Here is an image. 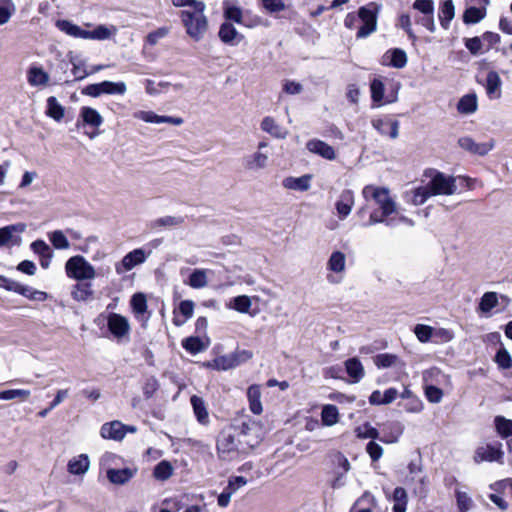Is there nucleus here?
<instances>
[{
	"label": "nucleus",
	"mask_w": 512,
	"mask_h": 512,
	"mask_svg": "<svg viewBox=\"0 0 512 512\" xmlns=\"http://www.w3.org/2000/svg\"><path fill=\"white\" fill-rule=\"evenodd\" d=\"M204 10V3H196L194 10H183L180 13L187 34L196 41L202 39L207 30L208 23Z\"/></svg>",
	"instance_id": "20e7f679"
},
{
	"label": "nucleus",
	"mask_w": 512,
	"mask_h": 512,
	"mask_svg": "<svg viewBox=\"0 0 512 512\" xmlns=\"http://www.w3.org/2000/svg\"><path fill=\"white\" fill-rule=\"evenodd\" d=\"M260 427L255 422H243L237 435H229L226 439V453L236 456L245 455L261 442Z\"/></svg>",
	"instance_id": "7ed1b4c3"
},
{
	"label": "nucleus",
	"mask_w": 512,
	"mask_h": 512,
	"mask_svg": "<svg viewBox=\"0 0 512 512\" xmlns=\"http://www.w3.org/2000/svg\"><path fill=\"white\" fill-rule=\"evenodd\" d=\"M148 254L142 249H134L127 253L120 262L115 264V271L118 275L132 270L135 266L146 261Z\"/></svg>",
	"instance_id": "9d476101"
},
{
	"label": "nucleus",
	"mask_w": 512,
	"mask_h": 512,
	"mask_svg": "<svg viewBox=\"0 0 512 512\" xmlns=\"http://www.w3.org/2000/svg\"><path fill=\"white\" fill-rule=\"evenodd\" d=\"M191 404H192L194 413L197 417V420L202 424L207 423L208 413H207V410L205 408L204 401L202 400V398H200L196 395H193L191 397Z\"/></svg>",
	"instance_id": "de8ad7c7"
},
{
	"label": "nucleus",
	"mask_w": 512,
	"mask_h": 512,
	"mask_svg": "<svg viewBox=\"0 0 512 512\" xmlns=\"http://www.w3.org/2000/svg\"><path fill=\"white\" fill-rule=\"evenodd\" d=\"M478 109V97L475 93L462 96L457 103V111L462 115L474 114Z\"/></svg>",
	"instance_id": "a878e982"
},
{
	"label": "nucleus",
	"mask_w": 512,
	"mask_h": 512,
	"mask_svg": "<svg viewBox=\"0 0 512 512\" xmlns=\"http://www.w3.org/2000/svg\"><path fill=\"white\" fill-rule=\"evenodd\" d=\"M374 364L378 368H390L394 366L404 367V363L394 354L382 353L374 357Z\"/></svg>",
	"instance_id": "4c0bfd02"
},
{
	"label": "nucleus",
	"mask_w": 512,
	"mask_h": 512,
	"mask_svg": "<svg viewBox=\"0 0 512 512\" xmlns=\"http://www.w3.org/2000/svg\"><path fill=\"white\" fill-rule=\"evenodd\" d=\"M261 129L278 139H284L288 135V130L277 124V122L269 116L262 120Z\"/></svg>",
	"instance_id": "bb28decb"
},
{
	"label": "nucleus",
	"mask_w": 512,
	"mask_h": 512,
	"mask_svg": "<svg viewBox=\"0 0 512 512\" xmlns=\"http://www.w3.org/2000/svg\"><path fill=\"white\" fill-rule=\"evenodd\" d=\"M504 451L502 450V444L496 445L486 444L479 446L474 453L473 460L479 464L482 462H497L503 464Z\"/></svg>",
	"instance_id": "1a4fd4ad"
},
{
	"label": "nucleus",
	"mask_w": 512,
	"mask_h": 512,
	"mask_svg": "<svg viewBox=\"0 0 512 512\" xmlns=\"http://www.w3.org/2000/svg\"><path fill=\"white\" fill-rule=\"evenodd\" d=\"M372 126L381 134L388 135L391 139H396L399 134V122L388 119H374Z\"/></svg>",
	"instance_id": "6ab92c4d"
},
{
	"label": "nucleus",
	"mask_w": 512,
	"mask_h": 512,
	"mask_svg": "<svg viewBox=\"0 0 512 512\" xmlns=\"http://www.w3.org/2000/svg\"><path fill=\"white\" fill-rule=\"evenodd\" d=\"M311 175H303L301 177H286L282 181V186L289 190L307 191L311 187Z\"/></svg>",
	"instance_id": "b1692460"
},
{
	"label": "nucleus",
	"mask_w": 512,
	"mask_h": 512,
	"mask_svg": "<svg viewBox=\"0 0 512 512\" xmlns=\"http://www.w3.org/2000/svg\"><path fill=\"white\" fill-rule=\"evenodd\" d=\"M362 196L367 204L373 203L378 207V210L371 212L368 222L363 224L364 227L379 223L391 228L400 224L414 226L412 219L399 212L395 197L391 194L389 188L369 184L362 189Z\"/></svg>",
	"instance_id": "f257e3e1"
},
{
	"label": "nucleus",
	"mask_w": 512,
	"mask_h": 512,
	"mask_svg": "<svg viewBox=\"0 0 512 512\" xmlns=\"http://www.w3.org/2000/svg\"><path fill=\"white\" fill-rule=\"evenodd\" d=\"M118 32V29L114 25H98L93 30H90L91 40H107L114 37Z\"/></svg>",
	"instance_id": "e433bc0d"
},
{
	"label": "nucleus",
	"mask_w": 512,
	"mask_h": 512,
	"mask_svg": "<svg viewBox=\"0 0 512 512\" xmlns=\"http://www.w3.org/2000/svg\"><path fill=\"white\" fill-rule=\"evenodd\" d=\"M184 223V218L181 216H164L155 219L150 223L153 230H160L162 228L177 227Z\"/></svg>",
	"instance_id": "a19ab883"
},
{
	"label": "nucleus",
	"mask_w": 512,
	"mask_h": 512,
	"mask_svg": "<svg viewBox=\"0 0 512 512\" xmlns=\"http://www.w3.org/2000/svg\"><path fill=\"white\" fill-rule=\"evenodd\" d=\"M422 379L424 386H427L429 384H441L449 380L448 376L443 374L441 370L436 367H432L425 370L422 373Z\"/></svg>",
	"instance_id": "ea45409f"
},
{
	"label": "nucleus",
	"mask_w": 512,
	"mask_h": 512,
	"mask_svg": "<svg viewBox=\"0 0 512 512\" xmlns=\"http://www.w3.org/2000/svg\"><path fill=\"white\" fill-rule=\"evenodd\" d=\"M68 471L71 474L74 475H83L85 474L89 467H90V461L89 457L86 454H80L77 457L72 458L68 462Z\"/></svg>",
	"instance_id": "2f4dec72"
},
{
	"label": "nucleus",
	"mask_w": 512,
	"mask_h": 512,
	"mask_svg": "<svg viewBox=\"0 0 512 512\" xmlns=\"http://www.w3.org/2000/svg\"><path fill=\"white\" fill-rule=\"evenodd\" d=\"M194 311V302L191 300H184L179 304V312L184 316L183 320L175 317L173 322L176 326L183 325L187 319L191 318Z\"/></svg>",
	"instance_id": "3c124183"
},
{
	"label": "nucleus",
	"mask_w": 512,
	"mask_h": 512,
	"mask_svg": "<svg viewBox=\"0 0 512 512\" xmlns=\"http://www.w3.org/2000/svg\"><path fill=\"white\" fill-rule=\"evenodd\" d=\"M107 327L111 334L119 340L128 336L131 329L128 319L117 313L109 314L107 318Z\"/></svg>",
	"instance_id": "9b49d317"
},
{
	"label": "nucleus",
	"mask_w": 512,
	"mask_h": 512,
	"mask_svg": "<svg viewBox=\"0 0 512 512\" xmlns=\"http://www.w3.org/2000/svg\"><path fill=\"white\" fill-rule=\"evenodd\" d=\"M64 112V107L58 102L56 97L51 96L47 99V116L59 122L63 119Z\"/></svg>",
	"instance_id": "c03bdc74"
},
{
	"label": "nucleus",
	"mask_w": 512,
	"mask_h": 512,
	"mask_svg": "<svg viewBox=\"0 0 512 512\" xmlns=\"http://www.w3.org/2000/svg\"><path fill=\"white\" fill-rule=\"evenodd\" d=\"M358 16L363 22V25L357 32L358 38H365L376 30L377 27V11L373 4L361 7L358 11Z\"/></svg>",
	"instance_id": "6e6552de"
},
{
	"label": "nucleus",
	"mask_w": 512,
	"mask_h": 512,
	"mask_svg": "<svg viewBox=\"0 0 512 512\" xmlns=\"http://www.w3.org/2000/svg\"><path fill=\"white\" fill-rule=\"evenodd\" d=\"M65 272L68 278L76 281L93 280L97 276L94 266L81 255L72 256L66 261Z\"/></svg>",
	"instance_id": "39448f33"
},
{
	"label": "nucleus",
	"mask_w": 512,
	"mask_h": 512,
	"mask_svg": "<svg viewBox=\"0 0 512 512\" xmlns=\"http://www.w3.org/2000/svg\"><path fill=\"white\" fill-rule=\"evenodd\" d=\"M306 148L309 152L317 154L324 159L334 160L336 158V153L333 147L324 141L312 139L307 142Z\"/></svg>",
	"instance_id": "a211bd4d"
},
{
	"label": "nucleus",
	"mask_w": 512,
	"mask_h": 512,
	"mask_svg": "<svg viewBox=\"0 0 512 512\" xmlns=\"http://www.w3.org/2000/svg\"><path fill=\"white\" fill-rule=\"evenodd\" d=\"M188 283L192 288L196 289L205 287L207 285L206 272L201 269L194 270L189 277Z\"/></svg>",
	"instance_id": "052dcab7"
},
{
	"label": "nucleus",
	"mask_w": 512,
	"mask_h": 512,
	"mask_svg": "<svg viewBox=\"0 0 512 512\" xmlns=\"http://www.w3.org/2000/svg\"><path fill=\"white\" fill-rule=\"evenodd\" d=\"M183 348L195 355L204 350L203 342L199 337H188L182 341Z\"/></svg>",
	"instance_id": "6e6d98bb"
},
{
	"label": "nucleus",
	"mask_w": 512,
	"mask_h": 512,
	"mask_svg": "<svg viewBox=\"0 0 512 512\" xmlns=\"http://www.w3.org/2000/svg\"><path fill=\"white\" fill-rule=\"evenodd\" d=\"M252 357L253 352L251 350L237 348L235 351L226 356V370L236 368L248 362L250 359H252Z\"/></svg>",
	"instance_id": "4be33fe9"
},
{
	"label": "nucleus",
	"mask_w": 512,
	"mask_h": 512,
	"mask_svg": "<svg viewBox=\"0 0 512 512\" xmlns=\"http://www.w3.org/2000/svg\"><path fill=\"white\" fill-rule=\"evenodd\" d=\"M414 333L420 342L427 343L433 338V327L425 324H417L414 327Z\"/></svg>",
	"instance_id": "680f3d73"
},
{
	"label": "nucleus",
	"mask_w": 512,
	"mask_h": 512,
	"mask_svg": "<svg viewBox=\"0 0 512 512\" xmlns=\"http://www.w3.org/2000/svg\"><path fill=\"white\" fill-rule=\"evenodd\" d=\"M247 398L251 412L255 415H260L263 412L260 386L256 384L251 385L247 389Z\"/></svg>",
	"instance_id": "cd10ccee"
},
{
	"label": "nucleus",
	"mask_w": 512,
	"mask_h": 512,
	"mask_svg": "<svg viewBox=\"0 0 512 512\" xmlns=\"http://www.w3.org/2000/svg\"><path fill=\"white\" fill-rule=\"evenodd\" d=\"M321 421L324 426L331 427L339 421V411L335 405L326 404L322 407Z\"/></svg>",
	"instance_id": "79ce46f5"
},
{
	"label": "nucleus",
	"mask_w": 512,
	"mask_h": 512,
	"mask_svg": "<svg viewBox=\"0 0 512 512\" xmlns=\"http://www.w3.org/2000/svg\"><path fill=\"white\" fill-rule=\"evenodd\" d=\"M354 193L352 190L346 189L341 192L335 203L337 216L340 220H344L351 213L354 206Z\"/></svg>",
	"instance_id": "f3484780"
},
{
	"label": "nucleus",
	"mask_w": 512,
	"mask_h": 512,
	"mask_svg": "<svg viewBox=\"0 0 512 512\" xmlns=\"http://www.w3.org/2000/svg\"><path fill=\"white\" fill-rule=\"evenodd\" d=\"M499 304L498 294L496 292H485L480 298L478 305L479 312L490 315L491 311Z\"/></svg>",
	"instance_id": "473e14b6"
},
{
	"label": "nucleus",
	"mask_w": 512,
	"mask_h": 512,
	"mask_svg": "<svg viewBox=\"0 0 512 512\" xmlns=\"http://www.w3.org/2000/svg\"><path fill=\"white\" fill-rule=\"evenodd\" d=\"M357 437L362 439H380L379 431L374 428L370 423H364L358 426L355 430Z\"/></svg>",
	"instance_id": "13d9d810"
},
{
	"label": "nucleus",
	"mask_w": 512,
	"mask_h": 512,
	"mask_svg": "<svg viewBox=\"0 0 512 512\" xmlns=\"http://www.w3.org/2000/svg\"><path fill=\"white\" fill-rule=\"evenodd\" d=\"M131 306L136 314H143L147 310L146 297L142 293L133 295L131 299Z\"/></svg>",
	"instance_id": "69168bd1"
},
{
	"label": "nucleus",
	"mask_w": 512,
	"mask_h": 512,
	"mask_svg": "<svg viewBox=\"0 0 512 512\" xmlns=\"http://www.w3.org/2000/svg\"><path fill=\"white\" fill-rule=\"evenodd\" d=\"M25 230L24 224L8 225L0 228V246L8 244L16 232H23Z\"/></svg>",
	"instance_id": "49530a36"
},
{
	"label": "nucleus",
	"mask_w": 512,
	"mask_h": 512,
	"mask_svg": "<svg viewBox=\"0 0 512 512\" xmlns=\"http://www.w3.org/2000/svg\"><path fill=\"white\" fill-rule=\"evenodd\" d=\"M484 88L490 100H498L502 97V79L498 72L490 70L485 78Z\"/></svg>",
	"instance_id": "4468645a"
},
{
	"label": "nucleus",
	"mask_w": 512,
	"mask_h": 512,
	"mask_svg": "<svg viewBox=\"0 0 512 512\" xmlns=\"http://www.w3.org/2000/svg\"><path fill=\"white\" fill-rule=\"evenodd\" d=\"M455 16V6L453 0H443L440 3L438 18L441 26L447 30Z\"/></svg>",
	"instance_id": "393cba45"
},
{
	"label": "nucleus",
	"mask_w": 512,
	"mask_h": 512,
	"mask_svg": "<svg viewBox=\"0 0 512 512\" xmlns=\"http://www.w3.org/2000/svg\"><path fill=\"white\" fill-rule=\"evenodd\" d=\"M124 424L120 421H111L101 426L100 434L104 439L121 441L124 439Z\"/></svg>",
	"instance_id": "412c9836"
},
{
	"label": "nucleus",
	"mask_w": 512,
	"mask_h": 512,
	"mask_svg": "<svg viewBox=\"0 0 512 512\" xmlns=\"http://www.w3.org/2000/svg\"><path fill=\"white\" fill-rule=\"evenodd\" d=\"M425 176L429 181L406 193V200L414 206L423 205L432 196H451L458 192V177L447 175L437 170H427Z\"/></svg>",
	"instance_id": "f03ea898"
},
{
	"label": "nucleus",
	"mask_w": 512,
	"mask_h": 512,
	"mask_svg": "<svg viewBox=\"0 0 512 512\" xmlns=\"http://www.w3.org/2000/svg\"><path fill=\"white\" fill-rule=\"evenodd\" d=\"M49 240L56 249L65 250L70 247V243L61 230H55L48 234Z\"/></svg>",
	"instance_id": "8fccbe9b"
},
{
	"label": "nucleus",
	"mask_w": 512,
	"mask_h": 512,
	"mask_svg": "<svg viewBox=\"0 0 512 512\" xmlns=\"http://www.w3.org/2000/svg\"><path fill=\"white\" fill-rule=\"evenodd\" d=\"M135 474V470L130 468L123 469H108L106 476L107 479L116 485H123L127 483Z\"/></svg>",
	"instance_id": "c85d7f7f"
},
{
	"label": "nucleus",
	"mask_w": 512,
	"mask_h": 512,
	"mask_svg": "<svg viewBox=\"0 0 512 512\" xmlns=\"http://www.w3.org/2000/svg\"><path fill=\"white\" fill-rule=\"evenodd\" d=\"M496 431L501 438L512 436V420L497 416L494 420Z\"/></svg>",
	"instance_id": "09e8293b"
},
{
	"label": "nucleus",
	"mask_w": 512,
	"mask_h": 512,
	"mask_svg": "<svg viewBox=\"0 0 512 512\" xmlns=\"http://www.w3.org/2000/svg\"><path fill=\"white\" fill-rule=\"evenodd\" d=\"M79 117L81 121H77V128H80L82 125H88L94 128L95 130L93 132L85 133L90 139H94L99 135V127L103 124V117L96 109L84 106L80 110Z\"/></svg>",
	"instance_id": "0eeeda50"
},
{
	"label": "nucleus",
	"mask_w": 512,
	"mask_h": 512,
	"mask_svg": "<svg viewBox=\"0 0 512 512\" xmlns=\"http://www.w3.org/2000/svg\"><path fill=\"white\" fill-rule=\"evenodd\" d=\"M376 505L375 497L365 492L353 505L351 512H372V507Z\"/></svg>",
	"instance_id": "37998d69"
},
{
	"label": "nucleus",
	"mask_w": 512,
	"mask_h": 512,
	"mask_svg": "<svg viewBox=\"0 0 512 512\" xmlns=\"http://www.w3.org/2000/svg\"><path fill=\"white\" fill-rule=\"evenodd\" d=\"M371 98L373 101V107H380L385 103H390L391 101H384V83L381 79L375 78L372 80L370 84Z\"/></svg>",
	"instance_id": "f704fd0d"
},
{
	"label": "nucleus",
	"mask_w": 512,
	"mask_h": 512,
	"mask_svg": "<svg viewBox=\"0 0 512 512\" xmlns=\"http://www.w3.org/2000/svg\"><path fill=\"white\" fill-rule=\"evenodd\" d=\"M458 145L471 154L485 156L494 148L495 141L477 143L471 137L465 136L458 140Z\"/></svg>",
	"instance_id": "f8f14e48"
},
{
	"label": "nucleus",
	"mask_w": 512,
	"mask_h": 512,
	"mask_svg": "<svg viewBox=\"0 0 512 512\" xmlns=\"http://www.w3.org/2000/svg\"><path fill=\"white\" fill-rule=\"evenodd\" d=\"M247 479L243 476H232L229 479L226 491V505L230 501V497L233 493H235L239 488L245 486L247 484Z\"/></svg>",
	"instance_id": "5fc2aeb1"
},
{
	"label": "nucleus",
	"mask_w": 512,
	"mask_h": 512,
	"mask_svg": "<svg viewBox=\"0 0 512 512\" xmlns=\"http://www.w3.org/2000/svg\"><path fill=\"white\" fill-rule=\"evenodd\" d=\"M19 294L30 300L39 302H43L48 298V294L46 292L33 289L32 287L26 285L22 286Z\"/></svg>",
	"instance_id": "bf43d9fd"
},
{
	"label": "nucleus",
	"mask_w": 512,
	"mask_h": 512,
	"mask_svg": "<svg viewBox=\"0 0 512 512\" xmlns=\"http://www.w3.org/2000/svg\"><path fill=\"white\" fill-rule=\"evenodd\" d=\"M385 62L395 68H403L407 63V55L401 49L388 51L384 56Z\"/></svg>",
	"instance_id": "58836bf2"
},
{
	"label": "nucleus",
	"mask_w": 512,
	"mask_h": 512,
	"mask_svg": "<svg viewBox=\"0 0 512 512\" xmlns=\"http://www.w3.org/2000/svg\"><path fill=\"white\" fill-rule=\"evenodd\" d=\"M134 118L142 120L147 123H154V124H171L175 126H179L183 123V119L180 117H172V116H165V115H158L154 113L153 111H137L134 113Z\"/></svg>",
	"instance_id": "ddd939ff"
},
{
	"label": "nucleus",
	"mask_w": 512,
	"mask_h": 512,
	"mask_svg": "<svg viewBox=\"0 0 512 512\" xmlns=\"http://www.w3.org/2000/svg\"><path fill=\"white\" fill-rule=\"evenodd\" d=\"M269 160V155L261 151H257L245 158V167L251 171L264 169Z\"/></svg>",
	"instance_id": "c756f323"
},
{
	"label": "nucleus",
	"mask_w": 512,
	"mask_h": 512,
	"mask_svg": "<svg viewBox=\"0 0 512 512\" xmlns=\"http://www.w3.org/2000/svg\"><path fill=\"white\" fill-rule=\"evenodd\" d=\"M327 281L332 284L340 283L346 272V255L336 250L331 253L326 263Z\"/></svg>",
	"instance_id": "423d86ee"
},
{
	"label": "nucleus",
	"mask_w": 512,
	"mask_h": 512,
	"mask_svg": "<svg viewBox=\"0 0 512 512\" xmlns=\"http://www.w3.org/2000/svg\"><path fill=\"white\" fill-rule=\"evenodd\" d=\"M399 395V392L396 388H388L384 392L379 390H375L371 393L369 397V402L372 405H388L394 402Z\"/></svg>",
	"instance_id": "5701e85b"
},
{
	"label": "nucleus",
	"mask_w": 512,
	"mask_h": 512,
	"mask_svg": "<svg viewBox=\"0 0 512 512\" xmlns=\"http://www.w3.org/2000/svg\"><path fill=\"white\" fill-rule=\"evenodd\" d=\"M456 502L460 512H468L473 504L471 497L463 491H456Z\"/></svg>",
	"instance_id": "e2e57ef3"
},
{
	"label": "nucleus",
	"mask_w": 512,
	"mask_h": 512,
	"mask_svg": "<svg viewBox=\"0 0 512 512\" xmlns=\"http://www.w3.org/2000/svg\"><path fill=\"white\" fill-rule=\"evenodd\" d=\"M495 361L502 369H509L512 366V358L506 349H500L495 356Z\"/></svg>",
	"instance_id": "774afa93"
},
{
	"label": "nucleus",
	"mask_w": 512,
	"mask_h": 512,
	"mask_svg": "<svg viewBox=\"0 0 512 512\" xmlns=\"http://www.w3.org/2000/svg\"><path fill=\"white\" fill-rule=\"evenodd\" d=\"M57 27L66 34L81 39H90V30H84L80 26L67 20L57 22Z\"/></svg>",
	"instance_id": "7c9ffc66"
},
{
	"label": "nucleus",
	"mask_w": 512,
	"mask_h": 512,
	"mask_svg": "<svg viewBox=\"0 0 512 512\" xmlns=\"http://www.w3.org/2000/svg\"><path fill=\"white\" fill-rule=\"evenodd\" d=\"M345 369L354 383H358L365 375L364 367L358 358H350L346 360Z\"/></svg>",
	"instance_id": "72a5a7b5"
},
{
	"label": "nucleus",
	"mask_w": 512,
	"mask_h": 512,
	"mask_svg": "<svg viewBox=\"0 0 512 512\" xmlns=\"http://www.w3.org/2000/svg\"><path fill=\"white\" fill-rule=\"evenodd\" d=\"M424 394L427 400L433 404L440 403L444 397L443 390L433 384L424 386Z\"/></svg>",
	"instance_id": "4d7b16f0"
},
{
	"label": "nucleus",
	"mask_w": 512,
	"mask_h": 512,
	"mask_svg": "<svg viewBox=\"0 0 512 512\" xmlns=\"http://www.w3.org/2000/svg\"><path fill=\"white\" fill-rule=\"evenodd\" d=\"M102 94L109 95H123L127 91V86L125 82H112V81H103L100 83Z\"/></svg>",
	"instance_id": "a18cd8bd"
},
{
	"label": "nucleus",
	"mask_w": 512,
	"mask_h": 512,
	"mask_svg": "<svg viewBox=\"0 0 512 512\" xmlns=\"http://www.w3.org/2000/svg\"><path fill=\"white\" fill-rule=\"evenodd\" d=\"M412 7L421 14H434L435 10L433 0H415Z\"/></svg>",
	"instance_id": "338daca9"
},
{
	"label": "nucleus",
	"mask_w": 512,
	"mask_h": 512,
	"mask_svg": "<svg viewBox=\"0 0 512 512\" xmlns=\"http://www.w3.org/2000/svg\"><path fill=\"white\" fill-rule=\"evenodd\" d=\"M489 4L482 2L467 5L462 19L466 25H474L481 22L487 15V7Z\"/></svg>",
	"instance_id": "2eb2a0df"
},
{
	"label": "nucleus",
	"mask_w": 512,
	"mask_h": 512,
	"mask_svg": "<svg viewBox=\"0 0 512 512\" xmlns=\"http://www.w3.org/2000/svg\"><path fill=\"white\" fill-rule=\"evenodd\" d=\"M172 473L173 467L170 462L163 460L155 466L153 475L156 479L164 481L170 478Z\"/></svg>",
	"instance_id": "603ef678"
},
{
	"label": "nucleus",
	"mask_w": 512,
	"mask_h": 512,
	"mask_svg": "<svg viewBox=\"0 0 512 512\" xmlns=\"http://www.w3.org/2000/svg\"><path fill=\"white\" fill-rule=\"evenodd\" d=\"M93 289L92 284L89 282L78 281L77 284L73 286L71 291V295L76 301H88L93 297Z\"/></svg>",
	"instance_id": "c9c22d12"
},
{
	"label": "nucleus",
	"mask_w": 512,
	"mask_h": 512,
	"mask_svg": "<svg viewBox=\"0 0 512 512\" xmlns=\"http://www.w3.org/2000/svg\"><path fill=\"white\" fill-rule=\"evenodd\" d=\"M258 296H247V295H239L233 297L229 301V308L243 314H249L250 316H255L257 314V310H253V301H258Z\"/></svg>",
	"instance_id": "dca6fc26"
},
{
	"label": "nucleus",
	"mask_w": 512,
	"mask_h": 512,
	"mask_svg": "<svg viewBox=\"0 0 512 512\" xmlns=\"http://www.w3.org/2000/svg\"><path fill=\"white\" fill-rule=\"evenodd\" d=\"M392 431L390 433H385L380 440L387 444H393L398 442L400 436L403 433V427L400 424H391Z\"/></svg>",
	"instance_id": "0e129e2a"
},
{
	"label": "nucleus",
	"mask_w": 512,
	"mask_h": 512,
	"mask_svg": "<svg viewBox=\"0 0 512 512\" xmlns=\"http://www.w3.org/2000/svg\"><path fill=\"white\" fill-rule=\"evenodd\" d=\"M27 81L32 87H46L50 76L42 67L31 66L27 71Z\"/></svg>",
	"instance_id": "aec40b11"
},
{
	"label": "nucleus",
	"mask_w": 512,
	"mask_h": 512,
	"mask_svg": "<svg viewBox=\"0 0 512 512\" xmlns=\"http://www.w3.org/2000/svg\"><path fill=\"white\" fill-rule=\"evenodd\" d=\"M31 393L29 390L25 389H10L0 391V400H13L16 398L21 399L22 401L27 400L30 397Z\"/></svg>",
	"instance_id": "864d4df0"
}]
</instances>
